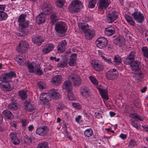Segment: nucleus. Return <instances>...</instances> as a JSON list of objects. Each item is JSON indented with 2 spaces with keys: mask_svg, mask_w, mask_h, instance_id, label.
Masks as SVG:
<instances>
[{
  "mask_svg": "<svg viewBox=\"0 0 148 148\" xmlns=\"http://www.w3.org/2000/svg\"><path fill=\"white\" fill-rule=\"evenodd\" d=\"M26 15L21 14L18 17V22L19 23V30L17 34L19 36H24L25 35V28L28 26V22L25 19Z\"/></svg>",
  "mask_w": 148,
  "mask_h": 148,
  "instance_id": "nucleus-1",
  "label": "nucleus"
},
{
  "mask_svg": "<svg viewBox=\"0 0 148 148\" xmlns=\"http://www.w3.org/2000/svg\"><path fill=\"white\" fill-rule=\"evenodd\" d=\"M78 25L79 29L84 32V37L87 40H90L94 37L95 31L92 29H89L88 24L80 22L79 23Z\"/></svg>",
  "mask_w": 148,
  "mask_h": 148,
  "instance_id": "nucleus-2",
  "label": "nucleus"
},
{
  "mask_svg": "<svg viewBox=\"0 0 148 148\" xmlns=\"http://www.w3.org/2000/svg\"><path fill=\"white\" fill-rule=\"evenodd\" d=\"M60 97V94L58 90L55 89H51L48 93H43L40 95V99L41 101L44 102H48L51 100V98L57 99Z\"/></svg>",
  "mask_w": 148,
  "mask_h": 148,
  "instance_id": "nucleus-3",
  "label": "nucleus"
},
{
  "mask_svg": "<svg viewBox=\"0 0 148 148\" xmlns=\"http://www.w3.org/2000/svg\"><path fill=\"white\" fill-rule=\"evenodd\" d=\"M83 6L82 2L78 0H75L71 3V5L68 8L70 12L75 13L79 11L80 9L83 8Z\"/></svg>",
  "mask_w": 148,
  "mask_h": 148,
  "instance_id": "nucleus-4",
  "label": "nucleus"
},
{
  "mask_svg": "<svg viewBox=\"0 0 148 148\" xmlns=\"http://www.w3.org/2000/svg\"><path fill=\"white\" fill-rule=\"evenodd\" d=\"M55 28L57 35L61 37L65 35L67 28L65 23L60 22L57 23L55 26Z\"/></svg>",
  "mask_w": 148,
  "mask_h": 148,
  "instance_id": "nucleus-5",
  "label": "nucleus"
},
{
  "mask_svg": "<svg viewBox=\"0 0 148 148\" xmlns=\"http://www.w3.org/2000/svg\"><path fill=\"white\" fill-rule=\"evenodd\" d=\"M16 75L13 71L2 74L0 76V80L2 82L9 83L13 77H16Z\"/></svg>",
  "mask_w": 148,
  "mask_h": 148,
  "instance_id": "nucleus-6",
  "label": "nucleus"
},
{
  "mask_svg": "<svg viewBox=\"0 0 148 148\" xmlns=\"http://www.w3.org/2000/svg\"><path fill=\"white\" fill-rule=\"evenodd\" d=\"M68 79L73 83L75 86H77L80 85L81 83V79L79 76L75 73H71L69 75Z\"/></svg>",
  "mask_w": 148,
  "mask_h": 148,
  "instance_id": "nucleus-7",
  "label": "nucleus"
},
{
  "mask_svg": "<svg viewBox=\"0 0 148 148\" xmlns=\"http://www.w3.org/2000/svg\"><path fill=\"white\" fill-rule=\"evenodd\" d=\"M119 73L115 69H111L106 73V77L108 79L113 80L116 79L118 76Z\"/></svg>",
  "mask_w": 148,
  "mask_h": 148,
  "instance_id": "nucleus-8",
  "label": "nucleus"
},
{
  "mask_svg": "<svg viewBox=\"0 0 148 148\" xmlns=\"http://www.w3.org/2000/svg\"><path fill=\"white\" fill-rule=\"evenodd\" d=\"M29 47V45L27 41L21 40L17 47L16 50L19 53H26Z\"/></svg>",
  "mask_w": 148,
  "mask_h": 148,
  "instance_id": "nucleus-9",
  "label": "nucleus"
},
{
  "mask_svg": "<svg viewBox=\"0 0 148 148\" xmlns=\"http://www.w3.org/2000/svg\"><path fill=\"white\" fill-rule=\"evenodd\" d=\"M97 46L99 48L102 49L105 48L108 44V40L103 37L98 38L95 41Z\"/></svg>",
  "mask_w": 148,
  "mask_h": 148,
  "instance_id": "nucleus-10",
  "label": "nucleus"
},
{
  "mask_svg": "<svg viewBox=\"0 0 148 148\" xmlns=\"http://www.w3.org/2000/svg\"><path fill=\"white\" fill-rule=\"evenodd\" d=\"M92 65L94 69L97 72L102 71L104 69L102 64L97 60H92Z\"/></svg>",
  "mask_w": 148,
  "mask_h": 148,
  "instance_id": "nucleus-11",
  "label": "nucleus"
},
{
  "mask_svg": "<svg viewBox=\"0 0 148 148\" xmlns=\"http://www.w3.org/2000/svg\"><path fill=\"white\" fill-rule=\"evenodd\" d=\"M135 51H132L130 52L124 60V63L126 64H131L134 61Z\"/></svg>",
  "mask_w": 148,
  "mask_h": 148,
  "instance_id": "nucleus-12",
  "label": "nucleus"
},
{
  "mask_svg": "<svg viewBox=\"0 0 148 148\" xmlns=\"http://www.w3.org/2000/svg\"><path fill=\"white\" fill-rule=\"evenodd\" d=\"M48 132V130L47 126H43L37 128L36 133L40 136H45L47 134Z\"/></svg>",
  "mask_w": 148,
  "mask_h": 148,
  "instance_id": "nucleus-13",
  "label": "nucleus"
},
{
  "mask_svg": "<svg viewBox=\"0 0 148 148\" xmlns=\"http://www.w3.org/2000/svg\"><path fill=\"white\" fill-rule=\"evenodd\" d=\"M27 69L29 72L32 73L36 72L39 73L40 75H42L43 74L42 71L40 69V67H38L37 69H36L34 67V64L32 63L27 64Z\"/></svg>",
  "mask_w": 148,
  "mask_h": 148,
  "instance_id": "nucleus-14",
  "label": "nucleus"
},
{
  "mask_svg": "<svg viewBox=\"0 0 148 148\" xmlns=\"http://www.w3.org/2000/svg\"><path fill=\"white\" fill-rule=\"evenodd\" d=\"M135 21L138 23H142L144 21L143 14L139 12H135L132 14Z\"/></svg>",
  "mask_w": 148,
  "mask_h": 148,
  "instance_id": "nucleus-15",
  "label": "nucleus"
},
{
  "mask_svg": "<svg viewBox=\"0 0 148 148\" xmlns=\"http://www.w3.org/2000/svg\"><path fill=\"white\" fill-rule=\"evenodd\" d=\"M118 16L117 12H112L107 15L106 18L105 19V21L108 23H112L117 18Z\"/></svg>",
  "mask_w": 148,
  "mask_h": 148,
  "instance_id": "nucleus-16",
  "label": "nucleus"
},
{
  "mask_svg": "<svg viewBox=\"0 0 148 148\" xmlns=\"http://www.w3.org/2000/svg\"><path fill=\"white\" fill-rule=\"evenodd\" d=\"M43 12L42 13L45 14H49L52 12L53 7L49 3H44L42 8Z\"/></svg>",
  "mask_w": 148,
  "mask_h": 148,
  "instance_id": "nucleus-17",
  "label": "nucleus"
},
{
  "mask_svg": "<svg viewBox=\"0 0 148 148\" xmlns=\"http://www.w3.org/2000/svg\"><path fill=\"white\" fill-rule=\"evenodd\" d=\"M110 0H99L98 8L100 10H105L108 6L110 3Z\"/></svg>",
  "mask_w": 148,
  "mask_h": 148,
  "instance_id": "nucleus-18",
  "label": "nucleus"
},
{
  "mask_svg": "<svg viewBox=\"0 0 148 148\" xmlns=\"http://www.w3.org/2000/svg\"><path fill=\"white\" fill-rule=\"evenodd\" d=\"M24 106L25 109L29 111H32L35 109V106L29 99L26 100L24 103Z\"/></svg>",
  "mask_w": 148,
  "mask_h": 148,
  "instance_id": "nucleus-19",
  "label": "nucleus"
},
{
  "mask_svg": "<svg viewBox=\"0 0 148 148\" xmlns=\"http://www.w3.org/2000/svg\"><path fill=\"white\" fill-rule=\"evenodd\" d=\"M54 47L53 44L48 43L46 44L42 49V51L44 54H46L49 53L52 50Z\"/></svg>",
  "mask_w": 148,
  "mask_h": 148,
  "instance_id": "nucleus-20",
  "label": "nucleus"
},
{
  "mask_svg": "<svg viewBox=\"0 0 148 148\" xmlns=\"http://www.w3.org/2000/svg\"><path fill=\"white\" fill-rule=\"evenodd\" d=\"M80 92L83 97L87 98L91 95L89 88L86 86H83L81 88Z\"/></svg>",
  "mask_w": 148,
  "mask_h": 148,
  "instance_id": "nucleus-21",
  "label": "nucleus"
},
{
  "mask_svg": "<svg viewBox=\"0 0 148 148\" xmlns=\"http://www.w3.org/2000/svg\"><path fill=\"white\" fill-rule=\"evenodd\" d=\"M67 42L65 40H62L59 43L58 46V50L59 53H62L65 50Z\"/></svg>",
  "mask_w": 148,
  "mask_h": 148,
  "instance_id": "nucleus-22",
  "label": "nucleus"
},
{
  "mask_svg": "<svg viewBox=\"0 0 148 148\" xmlns=\"http://www.w3.org/2000/svg\"><path fill=\"white\" fill-rule=\"evenodd\" d=\"M62 78V76L58 75L52 78L51 82L53 84L56 86L58 85L61 83Z\"/></svg>",
  "mask_w": 148,
  "mask_h": 148,
  "instance_id": "nucleus-23",
  "label": "nucleus"
},
{
  "mask_svg": "<svg viewBox=\"0 0 148 148\" xmlns=\"http://www.w3.org/2000/svg\"><path fill=\"white\" fill-rule=\"evenodd\" d=\"M32 41L38 46H40L44 41L43 37L41 36H34L32 38Z\"/></svg>",
  "mask_w": 148,
  "mask_h": 148,
  "instance_id": "nucleus-24",
  "label": "nucleus"
},
{
  "mask_svg": "<svg viewBox=\"0 0 148 148\" xmlns=\"http://www.w3.org/2000/svg\"><path fill=\"white\" fill-rule=\"evenodd\" d=\"M46 15L42 12L37 16L36 18V23L38 24H40L44 23L46 19L45 15Z\"/></svg>",
  "mask_w": 148,
  "mask_h": 148,
  "instance_id": "nucleus-25",
  "label": "nucleus"
},
{
  "mask_svg": "<svg viewBox=\"0 0 148 148\" xmlns=\"http://www.w3.org/2000/svg\"><path fill=\"white\" fill-rule=\"evenodd\" d=\"M63 87L67 92H70L72 90L71 83L69 80H66L64 82Z\"/></svg>",
  "mask_w": 148,
  "mask_h": 148,
  "instance_id": "nucleus-26",
  "label": "nucleus"
},
{
  "mask_svg": "<svg viewBox=\"0 0 148 148\" xmlns=\"http://www.w3.org/2000/svg\"><path fill=\"white\" fill-rule=\"evenodd\" d=\"M104 33L105 34L108 36H111L115 33V28L112 26L106 28H105Z\"/></svg>",
  "mask_w": 148,
  "mask_h": 148,
  "instance_id": "nucleus-27",
  "label": "nucleus"
},
{
  "mask_svg": "<svg viewBox=\"0 0 148 148\" xmlns=\"http://www.w3.org/2000/svg\"><path fill=\"white\" fill-rule=\"evenodd\" d=\"M77 54L74 53L71 55L70 60L68 62L69 66H75L76 64V61L77 60Z\"/></svg>",
  "mask_w": 148,
  "mask_h": 148,
  "instance_id": "nucleus-28",
  "label": "nucleus"
},
{
  "mask_svg": "<svg viewBox=\"0 0 148 148\" xmlns=\"http://www.w3.org/2000/svg\"><path fill=\"white\" fill-rule=\"evenodd\" d=\"M140 64V62L138 60L134 61L131 64H130L131 69L134 71H137L139 69V66Z\"/></svg>",
  "mask_w": 148,
  "mask_h": 148,
  "instance_id": "nucleus-29",
  "label": "nucleus"
},
{
  "mask_svg": "<svg viewBox=\"0 0 148 148\" xmlns=\"http://www.w3.org/2000/svg\"><path fill=\"white\" fill-rule=\"evenodd\" d=\"M130 117L132 118L135 119L136 121H143L144 119L142 116L136 113H133L130 114Z\"/></svg>",
  "mask_w": 148,
  "mask_h": 148,
  "instance_id": "nucleus-30",
  "label": "nucleus"
},
{
  "mask_svg": "<svg viewBox=\"0 0 148 148\" xmlns=\"http://www.w3.org/2000/svg\"><path fill=\"white\" fill-rule=\"evenodd\" d=\"M8 107L10 110H16L20 107V106L18 103L12 102L8 105Z\"/></svg>",
  "mask_w": 148,
  "mask_h": 148,
  "instance_id": "nucleus-31",
  "label": "nucleus"
},
{
  "mask_svg": "<svg viewBox=\"0 0 148 148\" xmlns=\"http://www.w3.org/2000/svg\"><path fill=\"white\" fill-rule=\"evenodd\" d=\"M14 60L17 63L21 66L24 65L26 62V60L22 57L21 58H19V57H16Z\"/></svg>",
  "mask_w": 148,
  "mask_h": 148,
  "instance_id": "nucleus-32",
  "label": "nucleus"
},
{
  "mask_svg": "<svg viewBox=\"0 0 148 148\" xmlns=\"http://www.w3.org/2000/svg\"><path fill=\"white\" fill-rule=\"evenodd\" d=\"M2 114L6 118L8 119H10L12 117H13L12 113L8 109L4 110L2 112Z\"/></svg>",
  "mask_w": 148,
  "mask_h": 148,
  "instance_id": "nucleus-33",
  "label": "nucleus"
},
{
  "mask_svg": "<svg viewBox=\"0 0 148 148\" xmlns=\"http://www.w3.org/2000/svg\"><path fill=\"white\" fill-rule=\"evenodd\" d=\"M112 62V64L119 65L121 63L122 59L120 56L119 55H115L114 57V60Z\"/></svg>",
  "mask_w": 148,
  "mask_h": 148,
  "instance_id": "nucleus-34",
  "label": "nucleus"
},
{
  "mask_svg": "<svg viewBox=\"0 0 148 148\" xmlns=\"http://www.w3.org/2000/svg\"><path fill=\"white\" fill-rule=\"evenodd\" d=\"M100 93L103 98H104L107 100L108 99V97L106 90L105 89H101L99 88Z\"/></svg>",
  "mask_w": 148,
  "mask_h": 148,
  "instance_id": "nucleus-35",
  "label": "nucleus"
},
{
  "mask_svg": "<svg viewBox=\"0 0 148 148\" xmlns=\"http://www.w3.org/2000/svg\"><path fill=\"white\" fill-rule=\"evenodd\" d=\"M19 96L23 100H25L27 98V95L26 91L24 90H20L18 92Z\"/></svg>",
  "mask_w": 148,
  "mask_h": 148,
  "instance_id": "nucleus-36",
  "label": "nucleus"
},
{
  "mask_svg": "<svg viewBox=\"0 0 148 148\" xmlns=\"http://www.w3.org/2000/svg\"><path fill=\"white\" fill-rule=\"evenodd\" d=\"M1 87L4 91L11 90L10 85L9 83H6L5 84L2 85Z\"/></svg>",
  "mask_w": 148,
  "mask_h": 148,
  "instance_id": "nucleus-37",
  "label": "nucleus"
},
{
  "mask_svg": "<svg viewBox=\"0 0 148 148\" xmlns=\"http://www.w3.org/2000/svg\"><path fill=\"white\" fill-rule=\"evenodd\" d=\"M125 18L127 22L131 25L132 26H134L135 25V22L131 17L127 15H126L125 16Z\"/></svg>",
  "mask_w": 148,
  "mask_h": 148,
  "instance_id": "nucleus-38",
  "label": "nucleus"
},
{
  "mask_svg": "<svg viewBox=\"0 0 148 148\" xmlns=\"http://www.w3.org/2000/svg\"><path fill=\"white\" fill-rule=\"evenodd\" d=\"M48 143L47 142H42L38 143L37 148H48Z\"/></svg>",
  "mask_w": 148,
  "mask_h": 148,
  "instance_id": "nucleus-39",
  "label": "nucleus"
},
{
  "mask_svg": "<svg viewBox=\"0 0 148 148\" xmlns=\"http://www.w3.org/2000/svg\"><path fill=\"white\" fill-rule=\"evenodd\" d=\"M8 17L7 14L3 11H0V21L5 20Z\"/></svg>",
  "mask_w": 148,
  "mask_h": 148,
  "instance_id": "nucleus-40",
  "label": "nucleus"
},
{
  "mask_svg": "<svg viewBox=\"0 0 148 148\" xmlns=\"http://www.w3.org/2000/svg\"><path fill=\"white\" fill-rule=\"evenodd\" d=\"M144 77L143 74L140 73L134 75L133 76V78L135 80L139 81L143 79Z\"/></svg>",
  "mask_w": 148,
  "mask_h": 148,
  "instance_id": "nucleus-41",
  "label": "nucleus"
},
{
  "mask_svg": "<svg viewBox=\"0 0 148 148\" xmlns=\"http://www.w3.org/2000/svg\"><path fill=\"white\" fill-rule=\"evenodd\" d=\"M84 134L86 136L90 137L92 136L93 134L92 130L91 128L87 129L84 131Z\"/></svg>",
  "mask_w": 148,
  "mask_h": 148,
  "instance_id": "nucleus-42",
  "label": "nucleus"
},
{
  "mask_svg": "<svg viewBox=\"0 0 148 148\" xmlns=\"http://www.w3.org/2000/svg\"><path fill=\"white\" fill-rule=\"evenodd\" d=\"M114 42L116 45L119 46H123L124 45V42L123 40L120 38H116L114 41Z\"/></svg>",
  "mask_w": 148,
  "mask_h": 148,
  "instance_id": "nucleus-43",
  "label": "nucleus"
},
{
  "mask_svg": "<svg viewBox=\"0 0 148 148\" xmlns=\"http://www.w3.org/2000/svg\"><path fill=\"white\" fill-rule=\"evenodd\" d=\"M11 142L14 145H19L21 142V140L20 138L16 136V138H14L12 140Z\"/></svg>",
  "mask_w": 148,
  "mask_h": 148,
  "instance_id": "nucleus-44",
  "label": "nucleus"
},
{
  "mask_svg": "<svg viewBox=\"0 0 148 148\" xmlns=\"http://www.w3.org/2000/svg\"><path fill=\"white\" fill-rule=\"evenodd\" d=\"M11 142L14 145H19L21 142V140L20 138L16 136V138H14L12 140Z\"/></svg>",
  "mask_w": 148,
  "mask_h": 148,
  "instance_id": "nucleus-45",
  "label": "nucleus"
},
{
  "mask_svg": "<svg viewBox=\"0 0 148 148\" xmlns=\"http://www.w3.org/2000/svg\"><path fill=\"white\" fill-rule=\"evenodd\" d=\"M65 2V0H56V4L57 6L62 8Z\"/></svg>",
  "mask_w": 148,
  "mask_h": 148,
  "instance_id": "nucleus-46",
  "label": "nucleus"
},
{
  "mask_svg": "<svg viewBox=\"0 0 148 148\" xmlns=\"http://www.w3.org/2000/svg\"><path fill=\"white\" fill-rule=\"evenodd\" d=\"M96 0H90L88 7L89 8H92L95 7Z\"/></svg>",
  "mask_w": 148,
  "mask_h": 148,
  "instance_id": "nucleus-47",
  "label": "nucleus"
},
{
  "mask_svg": "<svg viewBox=\"0 0 148 148\" xmlns=\"http://www.w3.org/2000/svg\"><path fill=\"white\" fill-rule=\"evenodd\" d=\"M71 91H70V92H67L68 93V97L70 100H74L76 98L73 94Z\"/></svg>",
  "mask_w": 148,
  "mask_h": 148,
  "instance_id": "nucleus-48",
  "label": "nucleus"
},
{
  "mask_svg": "<svg viewBox=\"0 0 148 148\" xmlns=\"http://www.w3.org/2000/svg\"><path fill=\"white\" fill-rule=\"evenodd\" d=\"M50 18L53 23H54V22L57 21L58 19V17L56 15L54 12L52 13L51 16Z\"/></svg>",
  "mask_w": 148,
  "mask_h": 148,
  "instance_id": "nucleus-49",
  "label": "nucleus"
},
{
  "mask_svg": "<svg viewBox=\"0 0 148 148\" xmlns=\"http://www.w3.org/2000/svg\"><path fill=\"white\" fill-rule=\"evenodd\" d=\"M142 51L144 56L146 57L148 55V49L147 47H143L142 48Z\"/></svg>",
  "mask_w": 148,
  "mask_h": 148,
  "instance_id": "nucleus-50",
  "label": "nucleus"
},
{
  "mask_svg": "<svg viewBox=\"0 0 148 148\" xmlns=\"http://www.w3.org/2000/svg\"><path fill=\"white\" fill-rule=\"evenodd\" d=\"M101 57L102 59H103L105 62H106L109 64H112L113 62L112 61L111 59L109 58H108L103 56H101Z\"/></svg>",
  "mask_w": 148,
  "mask_h": 148,
  "instance_id": "nucleus-51",
  "label": "nucleus"
},
{
  "mask_svg": "<svg viewBox=\"0 0 148 148\" xmlns=\"http://www.w3.org/2000/svg\"><path fill=\"white\" fill-rule=\"evenodd\" d=\"M136 145V142L134 140H131L129 143L128 146L130 148H132Z\"/></svg>",
  "mask_w": 148,
  "mask_h": 148,
  "instance_id": "nucleus-52",
  "label": "nucleus"
},
{
  "mask_svg": "<svg viewBox=\"0 0 148 148\" xmlns=\"http://www.w3.org/2000/svg\"><path fill=\"white\" fill-rule=\"evenodd\" d=\"M89 79L92 83L94 85H96L98 84V82L97 79L92 76H90Z\"/></svg>",
  "mask_w": 148,
  "mask_h": 148,
  "instance_id": "nucleus-53",
  "label": "nucleus"
},
{
  "mask_svg": "<svg viewBox=\"0 0 148 148\" xmlns=\"http://www.w3.org/2000/svg\"><path fill=\"white\" fill-rule=\"evenodd\" d=\"M17 134L14 132H11L9 135L10 138L11 139V141L13 140L15 138H16Z\"/></svg>",
  "mask_w": 148,
  "mask_h": 148,
  "instance_id": "nucleus-54",
  "label": "nucleus"
},
{
  "mask_svg": "<svg viewBox=\"0 0 148 148\" xmlns=\"http://www.w3.org/2000/svg\"><path fill=\"white\" fill-rule=\"evenodd\" d=\"M37 85L39 89H44L46 88L45 84L41 82L38 83Z\"/></svg>",
  "mask_w": 148,
  "mask_h": 148,
  "instance_id": "nucleus-55",
  "label": "nucleus"
},
{
  "mask_svg": "<svg viewBox=\"0 0 148 148\" xmlns=\"http://www.w3.org/2000/svg\"><path fill=\"white\" fill-rule=\"evenodd\" d=\"M67 64V62H59L57 64V66L58 67H64L66 66Z\"/></svg>",
  "mask_w": 148,
  "mask_h": 148,
  "instance_id": "nucleus-56",
  "label": "nucleus"
},
{
  "mask_svg": "<svg viewBox=\"0 0 148 148\" xmlns=\"http://www.w3.org/2000/svg\"><path fill=\"white\" fill-rule=\"evenodd\" d=\"M72 105L74 107L78 109H80L82 107L78 103H73Z\"/></svg>",
  "mask_w": 148,
  "mask_h": 148,
  "instance_id": "nucleus-57",
  "label": "nucleus"
},
{
  "mask_svg": "<svg viewBox=\"0 0 148 148\" xmlns=\"http://www.w3.org/2000/svg\"><path fill=\"white\" fill-rule=\"evenodd\" d=\"M132 126L135 127L137 130H138L140 128V125L139 123H133L132 125Z\"/></svg>",
  "mask_w": 148,
  "mask_h": 148,
  "instance_id": "nucleus-58",
  "label": "nucleus"
},
{
  "mask_svg": "<svg viewBox=\"0 0 148 148\" xmlns=\"http://www.w3.org/2000/svg\"><path fill=\"white\" fill-rule=\"evenodd\" d=\"M25 139H26L27 140H28V142L29 143H31L32 140V137L30 136H28L27 135H26L25 136Z\"/></svg>",
  "mask_w": 148,
  "mask_h": 148,
  "instance_id": "nucleus-59",
  "label": "nucleus"
},
{
  "mask_svg": "<svg viewBox=\"0 0 148 148\" xmlns=\"http://www.w3.org/2000/svg\"><path fill=\"white\" fill-rule=\"evenodd\" d=\"M134 106L137 108H139L140 106V103L139 101H136L134 102Z\"/></svg>",
  "mask_w": 148,
  "mask_h": 148,
  "instance_id": "nucleus-60",
  "label": "nucleus"
},
{
  "mask_svg": "<svg viewBox=\"0 0 148 148\" xmlns=\"http://www.w3.org/2000/svg\"><path fill=\"white\" fill-rule=\"evenodd\" d=\"M95 116L98 119H99L100 118L102 117L101 114L99 112H95Z\"/></svg>",
  "mask_w": 148,
  "mask_h": 148,
  "instance_id": "nucleus-61",
  "label": "nucleus"
},
{
  "mask_svg": "<svg viewBox=\"0 0 148 148\" xmlns=\"http://www.w3.org/2000/svg\"><path fill=\"white\" fill-rule=\"evenodd\" d=\"M119 137L123 140L126 139L127 137V135L125 134H121L119 135Z\"/></svg>",
  "mask_w": 148,
  "mask_h": 148,
  "instance_id": "nucleus-62",
  "label": "nucleus"
},
{
  "mask_svg": "<svg viewBox=\"0 0 148 148\" xmlns=\"http://www.w3.org/2000/svg\"><path fill=\"white\" fill-rule=\"evenodd\" d=\"M6 5L0 4V11H4L6 8Z\"/></svg>",
  "mask_w": 148,
  "mask_h": 148,
  "instance_id": "nucleus-63",
  "label": "nucleus"
},
{
  "mask_svg": "<svg viewBox=\"0 0 148 148\" xmlns=\"http://www.w3.org/2000/svg\"><path fill=\"white\" fill-rule=\"evenodd\" d=\"M50 59L52 60H55L56 61L58 62L60 60V59L58 58L56 59V58L55 57L51 56L50 57Z\"/></svg>",
  "mask_w": 148,
  "mask_h": 148,
  "instance_id": "nucleus-64",
  "label": "nucleus"
}]
</instances>
